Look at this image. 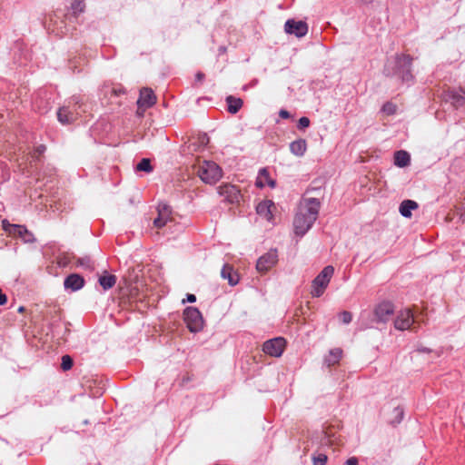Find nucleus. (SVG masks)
Wrapping results in <instances>:
<instances>
[{"instance_id":"22","label":"nucleus","mask_w":465,"mask_h":465,"mask_svg":"<svg viewBox=\"0 0 465 465\" xmlns=\"http://www.w3.org/2000/svg\"><path fill=\"white\" fill-rule=\"evenodd\" d=\"M342 357V350L340 348H334L329 351V354L325 357V363L328 367L337 364Z\"/></svg>"},{"instance_id":"21","label":"nucleus","mask_w":465,"mask_h":465,"mask_svg":"<svg viewBox=\"0 0 465 465\" xmlns=\"http://www.w3.org/2000/svg\"><path fill=\"white\" fill-rule=\"evenodd\" d=\"M419 207L418 203L412 200H404L400 205V213L403 217L411 218V211Z\"/></svg>"},{"instance_id":"35","label":"nucleus","mask_w":465,"mask_h":465,"mask_svg":"<svg viewBox=\"0 0 465 465\" xmlns=\"http://www.w3.org/2000/svg\"><path fill=\"white\" fill-rule=\"evenodd\" d=\"M46 147L45 145H39L34 152L33 157H38L45 152Z\"/></svg>"},{"instance_id":"41","label":"nucleus","mask_w":465,"mask_h":465,"mask_svg":"<svg viewBox=\"0 0 465 465\" xmlns=\"http://www.w3.org/2000/svg\"><path fill=\"white\" fill-rule=\"evenodd\" d=\"M186 301L188 302H194L196 301V297L194 294L188 293L186 296Z\"/></svg>"},{"instance_id":"16","label":"nucleus","mask_w":465,"mask_h":465,"mask_svg":"<svg viewBox=\"0 0 465 465\" xmlns=\"http://www.w3.org/2000/svg\"><path fill=\"white\" fill-rule=\"evenodd\" d=\"M218 193L221 196L224 197L227 202L232 203L238 202L241 196L238 188L229 183L219 186Z\"/></svg>"},{"instance_id":"2","label":"nucleus","mask_w":465,"mask_h":465,"mask_svg":"<svg viewBox=\"0 0 465 465\" xmlns=\"http://www.w3.org/2000/svg\"><path fill=\"white\" fill-rule=\"evenodd\" d=\"M412 60L409 54H397L392 61V74L398 75L403 82H411L413 79L411 74Z\"/></svg>"},{"instance_id":"40","label":"nucleus","mask_w":465,"mask_h":465,"mask_svg":"<svg viewBox=\"0 0 465 465\" xmlns=\"http://www.w3.org/2000/svg\"><path fill=\"white\" fill-rule=\"evenodd\" d=\"M6 302H7V297L0 289V305H5Z\"/></svg>"},{"instance_id":"1","label":"nucleus","mask_w":465,"mask_h":465,"mask_svg":"<svg viewBox=\"0 0 465 465\" xmlns=\"http://www.w3.org/2000/svg\"><path fill=\"white\" fill-rule=\"evenodd\" d=\"M320 206L321 203L316 198H305L301 202L293 220L296 235L302 237L312 228L318 218Z\"/></svg>"},{"instance_id":"42","label":"nucleus","mask_w":465,"mask_h":465,"mask_svg":"<svg viewBox=\"0 0 465 465\" xmlns=\"http://www.w3.org/2000/svg\"><path fill=\"white\" fill-rule=\"evenodd\" d=\"M203 78H204V74L203 73L199 72V73L196 74V80L197 81H203Z\"/></svg>"},{"instance_id":"25","label":"nucleus","mask_w":465,"mask_h":465,"mask_svg":"<svg viewBox=\"0 0 465 465\" xmlns=\"http://www.w3.org/2000/svg\"><path fill=\"white\" fill-rule=\"evenodd\" d=\"M226 103L228 104V111L231 114H236L242 106V99L231 95L226 98Z\"/></svg>"},{"instance_id":"27","label":"nucleus","mask_w":465,"mask_h":465,"mask_svg":"<svg viewBox=\"0 0 465 465\" xmlns=\"http://www.w3.org/2000/svg\"><path fill=\"white\" fill-rule=\"evenodd\" d=\"M85 9V4L82 0H74L71 4V10L73 15L77 16L79 14L83 13Z\"/></svg>"},{"instance_id":"28","label":"nucleus","mask_w":465,"mask_h":465,"mask_svg":"<svg viewBox=\"0 0 465 465\" xmlns=\"http://www.w3.org/2000/svg\"><path fill=\"white\" fill-rule=\"evenodd\" d=\"M136 171L150 173L153 171V167L151 165L150 160L147 158H143L141 162L136 165Z\"/></svg>"},{"instance_id":"39","label":"nucleus","mask_w":465,"mask_h":465,"mask_svg":"<svg viewBox=\"0 0 465 465\" xmlns=\"http://www.w3.org/2000/svg\"><path fill=\"white\" fill-rule=\"evenodd\" d=\"M344 465H358V460L355 457H351L345 461Z\"/></svg>"},{"instance_id":"43","label":"nucleus","mask_w":465,"mask_h":465,"mask_svg":"<svg viewBox=\"0 0 465 465\" xmlns=\"http://www.w3.org/2000/svg\"><path fill=\"white\" fill-rule=\"evenodd\" d=\"M207 141H208V138H207L205 135H204V136H203V138H202V143H205V142H207Z\"/></svg>"},{"instance_id":"37","label":"nucleus","mask_w":465,"mask_h":465,"mask_svg":"<svg viewBox=\"0 0 465 465\" xmlns=\"http://www.w3.org/2000/svg\"><path fill=\"white\" fill-rule=\"evenodd\" d=\"M279 115L282 119H288V118L291 117L290 113L287 110H285V109H281L280 112H279Z\"/></svg>"},{"instance_id":"9","label":"nucleus","mask_w":465,"mask_h":465,"mask_svg":"<svg viewBox=\"0 0 465 465\" xmlns=\"http://www.w3.org/2000/svg\"><path fill=\"white\" fill-rule=\"evenodd\" d=\"M285 348V340L283 338H274L263 343L262 351L264 353L272 356L280 357Z\"/></svg>"},{"instance_id":"24","label":"nucleus","mask_w":465,"mask_h":465,"mask_svg":"<svg viewBox=\"0 0 465 465\" xmlns=\"http://www.w3.org/2000/svg\"><path fill=\"white\" fill-rule=\"evenodd\" d=\"M291 152L297 155L302 156L307 150L306 141L303 139L296 140L290 144Z\"/></svg>"},{"instance_id":"34","label":"nucleus","mask_w":465,"mask_h":465,"mask_svg":"<svg viewBox=\"0 0 465 465\" xmlns=\"http://www.w3.org/2000/svg\"><path fill=\"white\" fill-rule=\"evenodd\" d=\"M310 123H311V121L308 117H305V116L301 117L298 121V128L305 129V128L309 127Z\"/></svg>"},{"instance_id":"20","label":"nucleus","mask_w":465,"mask_h":465,"mask_svg":"<svg viewBox=\"0 0 465 465\" xmlns=\"http://www.w3.org/2000/svg\"><path fill=\"white\" fill-rule=\"evenodd\" d=\"M221 274L223 279L228 280L229 284L232 286L236 285L239 282V275L233 271V268L229 264H225L223 267Z\"/></svg>"},{"instance_id":"7","label":"nucleus","mask_w":465,"mask_h":465,"mask_svg":"<svg viewBox=\"0 0 465 465\" xmlns=\"http://www.w3.org/2000/svg\"><path fill=\"white\" fill-rule=\"evenodd\" d=\"M416 323L413 313L410 309L401 310L394 320V327L399 331H405Z\"/></svg>"},{"instance_id":"6","label":"nucleus","mask_w":465,"mask_h":465,"mask_svg":"<svg viewBox=\"0 0 465 465\" xmlns=\"http://www.w3.org/2000/svg\"><path fill=\"white\" fill-rule=\"evenodd\" d=\"M3 229L9 234L20 237L25 242H34L35 237L25 226L12 224L8 221L2 222Z\"/></svg>"},{"instance_id":"10","label":"nucleus","mask_w":465,"mask_h":465,"mask_svg":"<svg viewBox=\"0 0 465 465\" xmlns=\"http://www.w3.org/2000/svg\"><path fill=\"white\" fill-rule=\"evenodd\" d=\"M157 217L153 220V225L161 229L173 221L172 209L166 203H159L157 206Z\"/></svg>"},{"instance_id":"4","label":"nucleus","mask_w":465,"mask_h":465,"mask_svg":"<svg viewBox=\"0 0 465 465\" xmlns=\"http://www.w3.org/2000/svg\"><path fill=\"white\" fill-rule=\"evenodd\" d=\"M333 272L334 268L332 266H326L312 281L311 293L313 297H320L322 295L333 275Z\"/></svg>"},{"instance_id":"17","label":"nucleus","mask_w":465,"mask_h":465,"mask_svg":"<svg viewBox=\"0 0 465 465\" xmlns=\"http://www.w3.org/2000/svg\"><path fill=\"white\" fill-rule=\"evenodd\" d=\"M156 102V97L152 89L143 88L140 91V96L137 101L139 108H149L152 107Z\"/></svg>"},{"instance_id":"5","label":"nucleus","mask_w":465,"mask_h":465,"mask_svg":"<svg viewBox=\"0 0 465 465\" xmlns=\"http://www.w3.org/2000/svg\"><path fill=\"white\" fill-rule=\"evenodd\" d=\"M184 322L192 332L202 330L203 320L200 311L195 307H187L183 312Z\"/></svg>"},{"instance_id":"15","label":"nucleus","mask_w":465,"mask_h":465,"mask_svg":"<svg viewBox=\"0 0 465 465\" xmlns=\"http://www.w3.org/2000/svg\"><path fill=\"white\" fill-rule=\"evenodd\" d=\"M445 99L455 107L459 108L465 104V90L464 89H449L445 93Z\"/></svg>"},{"instance_id":"29","label":"nucleus","mask_w":465,"mask_h":465,"mask_svg":"<svg viewBox=\"0 0 465 465\" xmlns=\"http://www.w3.org/2000/svg\"><path fill=\"white\" fill-rule=\"evenodd\" d=\"M76 264L87 270L94 269L93 262L88 256L78 258L76 261Z\"/></svg>"},{"instance_id":"44","label":"nucleus","mask_w":465,"mask_h":465,"mask_svg":"<svg viewBox=\"0 0 465 465\" xmlns=\"http://www.w3.org/2000/svg\"><path fill=\"white\" fill-rule=\"evenodd\" d=\"M23 311H24V307H20V308L18 309V312H23Z\"/></svg>"},{"instance_id":"33","label":"nucleus","mask_w":465,"mask_h":465,"mask_svg":"<svg viewBox=\"0 0 465 465\" xmlns=\"http://www.w3.org/2000/svg\"><path fill=\"white\" fill-rule=\"evenodd\" d=\"M396 105L393 104L392 103H386L383 106H382V111L384 113H386L387 114H393L396 113Z\"/></svg>"},{"instance_id":"26","label":"nucleus","mask_w":465,"mask_h":465,"mask_svg":"<svg viewBox=\"0 0 465 465\" xmlns=\"http://www.w3.org/2000/svg\"><path fill=\"white\" fill-rule=\"evenodd\" d=\"M116 282V277L113 274L103 275L99 278V283L104 290L111 289Z\"/></svg>"},{"instance_id":"8","label":"nucleus","mask_w":465,"mask_h":465,"mask_svg":"<svg viewBox=\"0 0 465 465\" xmlns=\"http://www.w3.org/2000/svg\"><path fill=\"white\" fill-rule=\"evenodd\" d=\"M77 103H74L73 105H64L57 112L58 121L63 124H68L74 123L80 113L78 112Z\"/></svg>"},{"instance_id":"36","label":"nucleus","mask_w":465,"mask_h":465,"mask_svg":"<svg viewBox=\"0 0 465 465\" xmlns=\"http://www.w3.org/2000/svg\"><path fill=\"white\" fill-rule=\"evenodd\" d=\"M393 412L395 413V416L397 418V422H400L403 417V411L401 408H395Z\"/></svg>"},{"instance_id":"3","label":"nucleus","mask_w":465,"mask_h":465,"mask_svg":"<svg viewBox=\"0 0 465 465\" xmlns=\"http://www.w3.org/2000/svg\"><path fill=\"white\" fill-rule=\"evenodd\" d=\"M197 174L205 183H215L222 177V169L212 161L199 162Z\"/></svg>"},{"instance_id":"14","label":"nucleus","mask_w":465,"mask_h":465,"mask_svg":"<svg viewBox=\"0 0 465 465\" xmlns=\"http://www.w3.org/2000/svg\"><path fill=\"white\" fill-rule=\"evenodd\" d=\"M275 209V204L272 200H263L256 206L257 214L268 222L273 220V212Z\"/></svg>"},{"instance_id":"12","label":"nucleus","mask_w":465,"mask_h":465,"mask_svg":"<svg viewBox=\"0 0 465 465\" xmlns=\"http://www.w3.org/2000/svg\"><path fill=\"white\" fill-rule=\"evenodd\" d=\"M278 261L277 252L271 250L264 255L261 256L257 261L256 269L260 272H266L270 270Z\"/></svg>"},{"instance_id":"31","label":"nucleus","mask_w":465,"mask_h":465,"mask_svg":"<svg viewBox=\"0 0 465 465\" xmlns=\"http://www.w3.org/2000/svg\"><path fill=\"white\" fill-rule=\"evenodd\" d=\"M327 456L323 453H320L317 456L313 457L312 463L313 465H326Z\"/></svg>"},{"instance_id":"18","label":"nucleus","mask_w":465,"mask_h":465,"mask_svg":"<svg viewBox=\"0 0 465 465\" xmlns=\"http://www.w3.org/2000/svg\"><path fill=\"white\" fill-rule=\"evenodd\" d=\"M65 289H70L73 292L82 289L84 285V280L82 276L76 273L67 276L64 282Z\"/></svg>"},{"instance_id":"32","label":"nucleus","mask_w":465,"mask_h":465,"mask_svg":"<svg viewBox=\"0 0 465 465\" xmlns=\"http://www.w3.org/2000/svg\"><path fill=\"white\" fill-rule=\"evenodd\" d=\"M340 320L344 324H349L352 320V314L348 311H343L340 313Z\"/></svg>"},{"instance_id":"13","label":"nucleus","mask_w":465,"mask_h":465,"mask_svg":"<svg viewBox=\"0 0 465 465\" xmlns=\"http://www.w3.org/2000/svg\"><path fill=\"white\" fill-rule=\"evenodd\" d=\"M284 29L287 34L302 37L307 34L308 25L305 22L290 19L286 21Z\"/></svg>"},{"instance_id":"23","label":"nucleus","mask_w":465,"mask_h":465,"mask_svg":"<svg viewBox=\"0 0 465 465\" xmlns=\"http://www.w3.org/2000/svg\"><path fill=\"white\" fill-rule=\"evenodd\" d=\"M411 156L406 151H397L394 153V164L398 167H406L410 164Z\"/></svg>"},{"instance_id":"11","label":"nucleus","mask_w":465,"mask_h":465,"mask_svg":"<svg viewBox=\"0 0 465 465\" xmlns=\"http://www.w3.org/2000/svg\"><path fill=\"white\" fill-rule=\"evenodd\" d=\"M394 312V306L390 302L379 303L374 309L376 321L379 322H387Z\"/></svg>"},{"instance_id":"30","label":"nucleus","mask_w":465,"mask_h":465,"mask_svg":"<svg viewBox=\"0 0 465 465\" xmlns=\"http://www.w3.org/2000/svg\"><path fill=\"white\" fill-rule=\"evenodd\" d=\"M61 367L64 371H68L73 367V360L69 355H64L62 357Z\"/></svg>"},{"instance_id":"38","label":"nucleus","mask_w":465,"mask_h":465,"mask_svg":"<svg viewBox=\"0 0 465 465\" xmlns=\"http://www.w3.org/2000/svg\"><path fill=\"white\" fill-rule=\"evenodd\" d=\"M459 218L462 223H465V206L460 208L458 212Z\"/></svg>"},{"instance_id":"19","label":"nucleus","mask_w":465,"mask_h":465,"mask_svg":"<svg viewBox=\"0 0 465 465\" xmlns=\"http://www.w3.org/2000/svg\"><path fill=\"white\" fill-rule=\"evenodd\" d=\"M255 183L259 188H263L266 185L272 188L275 186V181L270 178L269 172L265 168L259 172Z\"/></svg>"}]
</instances>
